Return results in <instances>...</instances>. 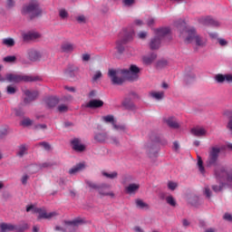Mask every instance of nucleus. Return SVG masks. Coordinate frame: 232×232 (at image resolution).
<instances>
[{
  "label": "nucleus",
  "instance_id": "1",
  "mask_svg": "<svg viewBox=\"0 0 232 232\" xmlns=\"http://www.w3.org/2000/svg\"><path fill=\"white\" fill-rule=\"evenodd\" d=\"M140 72V70L138 66L131 64L129 70H109L108 74L113 84L121 85L124 82V77L129 81H137L139 78L138 73Z\"/></svg>",
  "mask_w": 232,
  "mask_h": 232
},
{
  "label": "nucleus",
  "instance_id": "2",
  "mask_svg": "<svg viewBox=\"0 0 232 232\" xmlns=\"http://www.w3.org/2000/svg\"><path fill=\"white\" fill-rule=\"evenodd\" d=\"M176 25L179 30V36L184 38L186 44H190L195 40L198 46H205L206 41L197 34L193 27L188 28L186 23L182 20H179Z\"/></svg>",
  "mask_w": 232,
  "mask_h": 232
},
{
  "label": "nucleus",
  "instance_id": "3",
  "mask_svg": "<svg viewBox=\"0 0 232 232\" xmlns=\"http://www.w3.org/2000/svg\"><path fill=\"white\" fill-rule=\"evenodd\" d=\"M215 177L219 181V186L213 185L212 189L215 193L222 191L224 188V182H232V174L227 172L226 167H218L215 169Z\"/></svg>",
  "mask_w": 232,
  "mask_h": 232
},
{
  "label": "nucleus",
  "instance_id": "4",
  "mask_svg": "<svg viewBox=\"0 0 232 232\" xmlns=\"http://www.w3.org/2000/svg\"><path fill=\"white\" fill-rule=\"evenodd\" d=\"M21 14L23 15L28 14L30 19H34L43 16V8L38 3H31L22 7Z\"/></svg>",
  "mask_w": 232,
  "mask_h": 232
},
{
  "label": "nucleus",
  "instance_id": "5",
  "mask_svg": "<svg viewBox=\"0 0 232 232\" xmlns=\"http://www.w3.org/2000/svg\"><path fill=\"white\" fill-rule=\"evenodd\" d=\"M85 184L89 186L92 189H96L101 197H110L111 198H114L115 195L112 191H107L110 186L106 183L96 184L93 181L86 180Z\"/></svg>",
  "mask_w": 232,
  "mask_h": 232
},
{
  "label": "nucleus",
  "instance_id": "6",
  "mask_svg": "<svg viewBox=\"0 0 232 232\" xmlns=\"http://www.w3.org/2000/svg\"><path fill=\"white\" fill-rule=\"evenodd\" d=\"M5 80H7L9 82H37L40 79L37 76H28V75L9 73V74H6Z\"/></svg>",
  "mask_w": 232,
  "mask_h": 232
},
{
  "label": "nucleus",
  "instance_id": "7",
  "mask_svg": "<svg viewBox=\"0 0 232 232\" xmlns=\"http://www.w3.org/2000/svg\"><path fill=\"white\" fill-rule=\"evenodd\" d=\"M170 32L169 28L165 27V28H160L157 30V36L151 39L150 43V47L151 50H156L160 47V40L162 37L166 36L169 34Z\"/></svg>",
  "mask_w": 232,
  "mask_h": 232
},
{
  "label": "nucleus",
  "instance_id": "8",
  "mask_svg": "<svg viewBox=\"0 0 232 232\" xmlns=\"http://www.w3.org/2000/svg\"><path fill=\"white\" fill-rule=\"evenodd\" d=\"M219 153H220V149L218 147H212L210 149L208 153V159L207 160L208 168H211L212 166H217Z\"/></svg>",
  "mask_w": 232,
  "mask_h": 232
},
{
  "label": "nucleus",
  "instance_id": "9",
  "mask_svg": "<svg viewBox=\"0 0 232 232\" xmlns=\"http://www.w3.org/2000/svg\"><path fill=\"white\" fill-rule=\"evenodd\" d=\"M27 213L32 211L33 214H38V220L48 219V212L45 208H35L34 205L26 207Z\"/></svg>",
  "mask_w": 232,
  "mask_h": 232
},
{
  "label": "nucleus",
  "instance_id": "10",
  "mask_svg": "<svg viewBox=\"0 0 232 232\" xmlns=\"http://www.w3.org/2000/svg\"><path fill=\"white\" fill-rule=\"evenodd\" d=\"M72 148L74 151L78 153H82L84 150H86V146L81 143V140L79 138H74L71 140Z\"/></svg>",
  "mask_w": 232,
  "mask_h": 232
},
{
  "label": "nucleus",
  "instance_id": "11",
  "mask_svg": "<svg viewBox=\"0 0 232 232\" xmlns=\"http://www.w3.org/2000/svg\"><path fill=\"white\" fill-rule=\"evenodd\" d=\"M24 94L26 95V98L24 100V102L25 104L30 103L31 102H34L35 99H37V96H39V92L37 91H24Z\"/></svg>",
  "mask_w": 232,
  "mask_h": 232
},
{
  "label": "nucleus",
  "instance_id": "12",
  "mask_svg": "<svg viewBox=\"0 0 232 232\" xmlns=\"http://www.w3.org/2000/svg\"><path fill=\"white\" fill-rule=\"evenodd\" d=\"M27 58L31 62H37V61L41 60V53H39V51H37L35 49H29L27 51Z\"/></svg>",
  "mask_w": 232,
  "mask_h": 232
},
{
  "label": "nucleus",
  "instance_id": "13",
  "mask_svg": "<svg viewBox=\"0 0 232 232\" xmlns=\"http://www.w3.org/2000/svg\"><path fill=\"white\" fill-rule=\"evenodd\" d=\"M200 23L204 25H213V26L219 25V23L218 21L214 20L213 18H211L210 16L202 17L200 19Z\"/></svg>",
  "mask_w": 232,
  "mask_h": 232
},
{
  "label": "nucleus",
  "instance_id": "14",
  "mask_svg": "<svg viewBox=\"0 0 232 232\" xmlns=\"http://www.w3.org/2000/svg\"><path fill=\"white\" fill-rule=\"evenodd\" d=\"M131 39H132V36H131V35H129L128 37L123 38L122 40L117 42V44H116V49L118 50V52H119L120 53H121L124 51V46H123V44H125L128 41H130V40H131Z\"/></svg>",
  "mask_w": 232,
  "mask_h": 232
},
{
  "label": "nucleus",
  "instance_id": "15",
  "mask_svg": "<svg viewBox=\"0 0 232 232\" xmlns=\"http://www.w3.org/2000/svg\"><path fill=\"white\" fill-rule=\"evenodd\" d=\"M15 231V225L8 223L0 224V232H13Z\"/></svg>",
  "mask_w": 232,
  "mask_h": 232
},
{
  "label": "nucleus",
  "instance_id": "16",
  "mask_svg": "<svg viewBox=\"0 0 232 232\" xmlns=\"http://www.w3.org/2000/svg\"><path fill=\"white\" fill-rule=\"evenodd\" d=\"M103 106V102L101 100H92L87 104V108L97 109Z\"/></svg>",
  "mask_w": 232,
  "mask_h": 232
},
{
  "label": "nucleus",
  "instance_id": "17",
  "mask_svg": "<svg viewBox=\"0 0 232 232\" xmlns=\"http://www.w3.org/2000/svg\"><path fill=\"white\" fill-rule=\"evenodd\" d=\"M74 49H75V45H73V44L72 43H63L61 45V50L63 53H72L73 52Z\"/></svg>",
  "mask_w": 232,
  "mask_h": 232
},
{
  "label": "nucleus",
  "instance_id": "18",
  "mask_svg": "<svg viewBox=\"0 0 232 232\" xmlns=\"http://www.w3.org/2000/svg\"><path fill=\"white\" fill-rule=\"evenodd\" d=\"M44 103L47 107L53 108L59 103V99L55 97H49L44 100Z\"/></svg>",
  "mask_w": 232,
  "mask_h": 232
},
{
  "label": "nucleus",
  "instance_id": "19",
  "mask_svg": "<svg viewBox=\"0 0 232 232\" xmlns=\"http://www.w3.org/2000/svg\"><path fill=\"white\" fill-rule=\"evenodd\" d=\"M139 188H140L139 184L131 183L125 188V191L128 195H132L133 193H136V191H138Z\"/></svg>",
  "mask_w": 232,
  "mask_h": 232
},
{
  "label": "nucleus",
  "instance_id": "20",
  "mask_svg": "<svg viewBox=\"0 0 232 232\" xmlns=\"http://www.w3.org/2000/svg\"><path fill=\"white\" fill-rule=\"evenodd\" d=\"M24 41H34L35 39L41 38L39 33H27L23 35Z\"/></svg>",
  "mask_w": 232,
  "mask_h": 232
},
{
  "label": "nucleus",
  "instance_id": "21",
  "mask_svg": "<svg viewBox=\"0 0 232 232\" xmlns=\"http://www.w3.org/2000/svg\"><path fill=\"white\" fill-rule=\"evenodd\" d=\"M79 72V67L74 65H69L68 68L65 71V74L69 77L75 76V72Z\"/></svg>",
  "mask_w": 232,
  "mask_h": 232
},
{
  "label": "nucleus",
  "instance_id": "22",
  "mask_svg": "<svg viewBox=\"0 0 232 232\" xmlns=\"http://www.w3.org/2000/svg\"><path fill=\"white\" fill-rule=\"evenodd\" d=\"M165 121L172 129H178L179 127L177 120L174 117H169Z\"/></svg>",
  "mask_w": 232,
  "mask_h": 232
},
{
  "label": "nucleus",
  "instance_id": "23",
  "mask_svg": "<svg viewBox=\"0 0 232 232\" xmlns=\"http://www.w3.org/2000/svg\"><path fill=\"white\" fill-rule=\"evenodd\" d=\"M102 177H105L106 179H110V180H114L115 179L118 178L117 171H112V172L102 171Z\"/></svg>",
  "mask_w": 232,
  "mask_h": 232
},
{
  "label": "nucleus",
  "instance_id": "24",
  "mask_svg": "<svg viewBox=\"0 0 232 232\" xmlns=\"http://www.w3.org/2000/svg\"><path fill=\"white\" fill-rule=\"evenodd\" d=\"M206 132H207L206 130L203 128H193L191 130V133L197 137L204 136Z\"/></svg>",
  "mask_w": 232,
  "mask_h": 232
},
{
  "label": "nucleus",
  "instance_id": "25",
  "mask_svg": "<svg viewBox=\"0 0 232 232\" xmlns=\"http://www.w3.org/2000/svg\"><path fill=\"white\" fill-rule=\"evenodd\" d=\"M156 58H157V55L155 53H151L147 56H144L142 60L145 64L149 65L152 63Z\"/></svg>",
  "mask_w": 232,
  "mask_h": 232
},
{
  "label": "nucleus",
  "instance_id": "26",
  "mask_svg": "<svg viewBox=\"0 0 232 232\" xmlns=\"http://www.w3.org/2000/svg\"><path fill=\"white\" fill-rule=\"evenodd\" d=\"M108 136L106 133H97L94 136V140L97 142H106Z\"/></svg>",
  "mask_w": 232,
  "mask_h": 232
},
{
  "label": "nucleus",
  "instance_id": "27",
  "mask_svg": "<svg viewBox=\"0 0 232 232\" xmlns=\"http://www.w3.org/2000/svg\"><path fill=\"white\" fill-rule=\"evenodd\" d=\"M81 169H84V164H82V163H79L75 167L69 170V173H70V175H75V173H79V171H81Z\"/></svg>",
  "mask_w": 232,
  "mask_h": 232
},
{
  "label": "nucleus",
  "instance_id": "28",
  "mask_svg": "<svg viewBox=\"0 0 232 232\" xmlns=\"http://www.w3.org/2000/svg\"><path fill=\"white\" fill-rule=\"evenodd\" d=\"M28 230V225L26 223H23L21 225H14V231L15 232H25Z\"/></svg>",
  "mask_w": 232,
  "mask_h": 232
},
{
  "label": "nucleus",
  "instance_id": "29",
  "mask_svg": "<svg viewBox=\"0 0 232 232\" xmlns=\"http://www.w3.org/2000/svg\"><path fill=\"white\" fill-rule=\"evenodd\" d=\"M64 223L67 226L79 227V225H82L83 221L81 218H77L72 221H65Z\"/></svg>",
  "mask_w": 232,
  "mask_h": 232
},
{
  "label": "nucleus",
  "instance_id": "30",
  "mask_svg": "<svg viewBox=\"0 0 232 232\" xmlns=\"http://www.w3.org/2000/svg\"><path fill=\"white\" fill-rule=\"evenodd\" d=\"M136 206L140 209H150V206L141 199H136Z\"/></svg>",
  "mask_w": 232,
  "mask_h": 232
},
{
  "label": "nucleus",
  "instance_id": "31",
  "mask_svg": "<svg viewBox=\"0 0 232 232\" xmlns=\"http://www.w3.org/2000/svg\"><path fill=\"white\" fill-rule=\"evenodd\" d=\"M28 151V149L26 148V145H20L19 146V150L17 152L18 157H24Z\"/></svg>",
  "mask_w": 232,
  "mask_h": 232
},
{
  "label": "nucleus",
  "instance_id": "32",
  "mask_svg": "<svg viewBox=\"0 0 232 232\" xmlns=\"http://www.w3.org/2000/svg\"><path fill=\"white\" fill-rule=\"evenodd\" d=\"M150 95L156 99V100H161L164 97V92H151Z\"/></svg>",
  "mask_w": 232,
  "mask_h": 232
},
{
  "label": "nucleus",
  "instance_id": "33",
  "mask_svg": "<svg viewBox=\"0 0 232 232\" xmlns=\"http://www.w3.org/2000/svg\"><path fill=\"white\" fill-rule=\"evenodd\" d=\"M166 202L169 206H171L172 208H176L177 206V201L172 196H168L166 198Z\"/></svg>",
  "mask_w": 232,
  "mask_h": 232
},
{
  "label": "nucleus",
  "instance_id": "34",
  "mask_svg": "<svg viewBox=\"0 0 232 232\" xmlns=\"http://www.w3.org/2000/svg\"><path fill=\"white\" fill-rule=\"evenodd\" d=\"M3 44L12 47L15 45V41L13 38H6L3 40Z\"/></svg>",
  "mask_w": 232,
  "mask_h": 232
},
{
  "label": "nucleus",
  "instance_id": "35",
  "mask_svg": "<svg viewBox=\"0 0 232 232\" xmlns=\"http://www.w3.org/2000/svg\"><path fill=\"white\" fill-rule=\"evenodd\" d=\"M146 151H147L148 155H151V153H155L156 145L155 144H148L146 146Z\"/></svg>",
  "mask_w": 232,
  "mask_h": 232
},
{
  "label": "nucleus",
  "instance_id": "36",
  "mask_svg": "<svg viewBox=\"0 0 232 232\" xmlns=\"http://www.w3.org/2000/svg\"><path fill=\"white\" fill-rule=\"evenodd\" d=\"M198 167L200 173H205V168L203 166V161H202L201 157H199V156L198 157Z\"/></svg>",
  "mask_w": 232,
  "mask_h": 232
},
{
  "label": "nucleus",
  "instance_id": "37",
  "mask_svg": "<svg viewBox=\"0 0 232 232\" xmlns=\"http://www.w3.org/2000/svg\"><path fill=\"white\" fill-rule=\"evenodd\" d=\"M34 124V121L30 120L29 118H25L21 121V125L24 127H28Z\"/></svg>",
  "mask_w": 232,
  "mask_h": 232
},
{
  "label": "nucleus",
  "instance_id": "38",
  "mask_svg": "<svg viewBox=\"0 0 232 232\" xmlns=\"http://www.w3.org/2000/svg\"><path fill=\"white\" fill-rule=\"evenodd\" d=\"M215 80L217 81V82L218 83H223L224 82H226V78H225V75L224 74H217L215 76Z\"/></svg>",
  "mask_w": 232,
  "mask_h": 232
},
{
  "label": "nucleus",
  "instance_id": "39",
  "mask_svg": "<svg viewBox=\"0 0 232 232\" xmlns=\"http://www.w3.org/2000/svg\"><path fill=\"white\" fill-rule=\"evenodd\" d=\"M102 120L105 121V122H111L112 125L114 122V117L113 115H107V116H103L102 117Z\"/></svg>",
  "mask_w": 232,
  "mask_h": 232
},
{
  "label": "nucleus",
  "instance_id": "40",
  "mask_svg": "<svg viewBox=\"0 0 232 232\" xmlns=\"http://www.w3.org/2000/svg\"><path fill=\"white\" fill-rule=\"evenodd\" d=\"M17 60V57L14 55L6 56L4 58V61L6 63H14Z\"/></svg>",
  "mask_w": 232,
  "mask_h": 232
},
{
  "label": "nucleus",
  "instance_id": "41",
  "mask_svg": "<svg viewBox=\"0 0 232 232\" xmlns=\"http://www.w3.org/2000/svg\"><path fill=\"white\" fill-rule=\"evenodd\" d=\"M112 126H113V128H114L116 130H121V131H125V130H126V126L123 125V124L117 125V124H115V122H114Z\"/></svg>",
  "mask_w": 232,
  "mask_h": 232
},
{
  "label": "nucleus",
  "instance_id": "42",
  "mask_svg": "<svg viewBox=\"0 0 232 232\" xmlns=\"http://www.w3.org/2000/svg\"><path fill=\"white\" fill-rule=\"evenodd\" d=\"M6 92L8 94H14L17 92V89L14 86L8 85L6 88Z\"/></svg>",
  "mask_w": 232,
  "mask_h": 232
},
{
  "label": "nucleus",
  "instance_id": "43",
  "mask_svg": "<svg viewBox=\"0 0 232 232\" xmlns=\"http://www.w3.org/2000/svg\"><path fill=\"white\" fill-rule=\"evenodd\" d=\"M168 188H169V189H171V191H174V189H176V188H178V184L173 181H169Z\"/></svg>",
  "mask_w": 232,
  "mask_h": 232
},
{
  "label": "nucleus",
  "instance_id": "44",
  "mask_svg": "<svg viewBox=\"0 0 232 232\" xmlns=\"http://www.w3.org/2000/svg\"><path fill=\"white\" fill-rule=\"evenodd\" d=\"M57 217H59V214L57 213V211L47 213V219L55 218Z\"/></svg>",
  "mask_w": 232,
  "mask_h": 232
},
{
  "label": "nucleus",
  "instance_id": "45",
  "mask_svg": "<svg viewBox=\"0 0 232 232\" xmlns=\"http://www.w3.org/2000/svg\"><path fill=\"white\" fill-rule=\"evenodd\" d=\"M59 15L62 19L68 18V12H66L64 9H61L59 11Z\"/></svg>",
  "mask_w": 232,
  "mask_h": 232
},
{
  "label": "nucleus",
  "instance_id": "46",
  "mask_svg": "<svg viewBox=\"0 0 232 232\" xmlns=\"http://www.w3.org/2000/svg\"><path fill=\"white\" fill-rule=\"evenodd\" d=\"M58 111L60 112H66L68 111V106H66V104H62L58 106Z\"/></svg>",
  "mask_w": 232,
  "mask_h": 232
},
{
  "label": "nucleus",
  "instance_id": "47",
  "mask_svg": "<svg viewBox=\"0 0 232 232\" xmlns=\"http://www.w3.org/2000/svg\"><path fill=\"white\" fill-rule=\"evenodd\" d=\"M7 134H8L7 129H5V128L0 129V139H3V138L5 137Z\"/></svg>",
  "mask_w": 232,
  "mask_h": 232
},
{
  "label": "nucleus",
  "instance_id": "48",
  "mask_svg": "<svg viewBox=\"0 0 232 232\" xmlns=\"http://www.w3.org/2000/svg\"><path fill=\"white\" fill-rule=\"evenodd\" d=\"M28 179H30V177L26 174L22 177L21 182L24 186H26V184L28 182Z\"/></svg>",
  "mask_w": 232,
  "mask_h": 232
},
{
  "label": "nucleus",
  "instance_id": "49",
  "mask_svg": "<svg viewBox=\"0 0 232 232\" xmlns=\"http://www.w3.org/2000/svg\"><path fill=\"white\" fill-rule=\"evenodd\" d=\"M102 76V72L100 71H97L92 77V81L95 82L98 79H100Z\"/></svg>",
  "mask_w": 232,
  "mask_h": 232
},
{
  "label": "nucleus",
  "instance_id": "50",
  "mask_svg": "<svg viewBox=\"0 0 232 232\" xmlns=\"http://www.w3.org/2000/svg\"><path fill=\"white\" fill-rule=\"evenodd\" d=\"M122 2L124 4V5L130 6L135 3V0H123Z\"/></svg>",
  "mask_w": 232,
  "mask_h": 232
},
{
  "label": "nucleus",
  "instance_id": "51",
  "mask_svg": "<svg viewBox=\"0 0 232 232\" xmlns=\"http://www.w3.org/2000/svg\"><path fill=\"white\" fill-rule=\"evenodd\" d=\"M77 22L82 24V23H86V17L84 15H80L76 18Z\"/></svg>",
  "mask_w": 232,
  "mask_h": 232
},
{
  "label": "nucleus",
  "instance_id": "52",
  "mask_svg": "<svg viewBox=\"0 0 232 232\" xmlns=\"http://www.w3.org/2000/svg\"><path fill=\"white\" fill-rule=\"evenodd\" d=\"M40 146H42L44 150H50V144L48 142H41L39 143Z\"/></svg>",
  "mask_w": 232,
  "mask_h": 232
},
{
  "label": "nucleus",
  "instance_id": "53",
  "mask_svg": "<svg viewBox=\"0 0 232 232\" xmlns=\"http://www.w3.org/2000/svg\"><path fill=\"white\" fill-rule=\"evenodd\" d=\"M110 142H111V144H115L116 146H118V144H119V140L116 137H111L110 139Z\"/></svg>",
  "mask_w": 232,
  "mask_h": 232
},
{
  "label": "nucleus",
  "instance_id": "54",
  "mask_svg": "<svg viewBox=\"0 0 232 232\" xmlns=\"http://www.w3.org/2000/svg\"><path fill=\"white\" fill-rule=\"evenodd\" d=\"M205 195L208 197V198H210L211 197V191L208 187L205 188Z\"/></svg>",
  "mask_w": 232,
  "mask_h": 232
},
{
  "label": "nucleus",
  "instance_id": "55",
  "mask_svg": "<svg viewBox=\"0 0 232 232\" xmlns=\"http://www.w3.org/2000/svg\"><path fill=\"white\" fill-rule=\"evenodd\" d=\"M224 219L228 221V222H232V215H230L228 213L225 214Z\"/></svg>",
  "mask_w": 232,
  "mask_h": 232
},
{
  "label": "nucleus",
  "instance_id": "56",
  "mask_svg": "<svg viewBox=\"0 0 232 232\" xmlns=\"http://www.w3.org/2000/svg\"><path fill=\"white\" fill-rule=\"evenodd\" d=\"M46 128H47L46 124H37V125H35L36 130H44Z\"/></svg>",
  "mask_w": 232,
  "mask_h": 232
},
{
  "label": "nucleus",
  "instance_id": "57",
  "mask_svg": "<svg viewBox=\"0 0 232 232\" xmlns=\"http://www.w3.org/2000/svg\"><path fill=\"white\" fill-rule=\"evenodd\" d=\"M225 82H232V74H226L225 75Z\"/></svg>",
  "mask_w": 232,
  "mask_h": 232
},
{
  "label": "nucleus",
  "instance_id": "58",
  "mask_svg": "<svg viewBox=\"0 0 232 232\" xmlns=\"http://www.w3.org/2000/svg\"><path fill=\"white\" fill-rule=\"evenodd\" d=\"M15 5V2L14 0H7V6L12 8Z\"/></svg>",
  "mask_w": 232,
  "mask_h": 232
},
{
  "label": "nucleus",
  "instance_id": "59",
  "mask_svg": "<svg viewBox=\"0 0 232 232\" xmlns=\"http://www.w3.org/2000/svg\"><path fill=\"white\" fill-rule=\"evenodd\" d=\"M218 43L221 46H226L227 44V42L225 39L219 38Z\"/></svg>",
  "mask_w": 232,
  "mask_h": 232
},
{
  "label": "nucleus",
  "instance_id": "60",
  "mask_svg": "<svg viewBox=\"0 0 232 232\" xmlns=\"http://www.w3.org/2000/svg\"><path fill=\"white\" fill-rule=\"evenodd\" d=\"M182 225H183L184 227H189L190 222L188 219L185 218V219L182 220Z\"/></svg>",
  "mask_w": 232,
  "mask_h": 232
},
{
  "label": "nucleus",
  "instance_id": "61",
  "mask_svg": "<svg viewBox=\"0 0 232 232\" xmlns=\"http://www.w3.org/2000/svg\"><path fill=\"white\" fill-rule=\"evenodd\" d=\"M138 36L140 39H144L147 36V33L146 32H140L138 34Z\"/></svg>",
  "mask_w": 232,
  "mask_h": 232
},
{
  "label": "nucleus",
  "instance_id": "62",
  "mask_svg": "<svg viewBox=\"0 0 232 232\" xmlns=\"http://www.w3.org/2000/svg\"><path fill=\"white\" fill-rule=\"evenodd\" d=\"M124 106L128 109H132L134 107L133 103H128L127 102H124Z\"/></svg>",
  "mask_w": 232,
  "mask_h": 232
},
{
  "label": "nucleus",
  "instance_id": "63",
  "mask_svg": "<svg viewBox=\"0 0 232 232\" xmlns=\"http://www.w3.org/2000/svg\"><path fill=\"white\" fill-rule=\"evenodd\" d=\"M154 23H155V21L153 18H149V20L147 21V24L149 26H151Z\"/></svg>",
  "mask_w": 232,
  "mask_h": 232
},
{
  "label": "nucleus",
  "instance_id": "64",
  "mask_svg": "<svg viewBox=\"0 0 232 232\" xmlns=\"http://www.w3.org/2000/svg\"><path fill=\"white\" fill-rule=\"evenodd\" d=\"M133 231L134 232H144L143 229L140 227H134Z\"/></svg>",
  "mask_w": 232,
  "mask_h": 232
}]
</instances>
